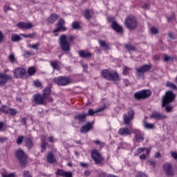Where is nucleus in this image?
Wrapping results in <instances>:
<instances>
[{"mask_svg": "<svg viewBox=\"0 0 177 177\" xmlns=\"http://www.w3.org/2000/svg\"><path fill=\"white\" fill-rule=\"evenodd\" d=\"M75 39V37L73 35H61L59 39V45L62 52L67 53L71 50V42Z\"/></svg>", "mask_w": 177, "mask_h": 177, "instance_id": "nucleus-1", "label": "nucleus"}, {"mask_svg": "<svg viewBox=\"0 0 177 177\" xmlns=\"http://www.w3.org/2000/svg\"><path fill=\"white\" fill-rule=\"evenodd\" d=\"M176 95L174 94V92L171 91H168L165 93V95H163L162 99V107H165L167 104H169V103H172L174 100H175V97Z\"/></svg>", "mask_w": 177, "mask_h": 177, "instance_id": "nucleus-2", "label": "nucleus"}, {"mask_svg": "<svg viewBox=\"0 0 177 177\" xmlns=\"http://www.w3.org/2000/svg\"><path fill=\"white\" fill-rule=\"evenodd\" d=\"M124 26L129 30H136L138 27V19L133 16H129L125 19Z\"/></svg>", "mask_w": 177, "mask_h": 177, "instance_id": "nucleus-3", "label": "nucleus"}, {"mask_svg": "<svg viewBox=\"0 0 177 177\" xmlns=\"http://www.w3.org/2000/svg\"><path fill=\"white\" fill-rule=\"evenodd\" d=\"M135 117V111L132 108L127 109V113L123 115V124L129 125Z\"/></svg>", "mask_w": 177, "mask_h": 177, "instance_id": "nucleus-4", "label": "nucleus"}, {"mask_svg": "<svg viewBox=\"0 0 177 177\" xmlns=\"http://www.w3.org/2000/svg\"><path fill=\"white\" fill-rule=\"evenodd\" d=\"M15 156L17 160L19 161L21 165H26L27 164V155L24 153V151L18 149L15 152Z\"/></svg>", "mask_w": 177, "mask_h": 177, "instance_id": "nucleus-5", "label": "nucleus"}, {"mask_svg": "<svg viewBox=\"0 0 177 177\" xmlns=\"http://www.w3.org/2000/svg\"><path fill=\"white\" fill-rule=\"evenodd\" d=\"M53 82L57 85H60L61 86H65V85H68L71 82V79L63 76H59L55 77L53 80Z\"/></svg>", "mask_w": 177, "mask_h": 177, "instance_id": "nucleus-6", "label": "nucleus"}, {"mask_svg": "<svg viewBox=\"0 0 177 177\" xmlns=\"http://www.w3.org/2000/svg\"><path fill=\"white\" fill-rule=\"evenodd\" d=\"M151 95V91L149 90H142L138 91L133 94L134 99L136 100H141V99H146Z\"/></svg>", "mask_w": 177, "mask_h": 177, "instance_id": "nucleus-7", "label": "nucleus"}, {"mask_svg": "<svg viewBox=\"0 0 177 177\" xmlns=\"http://www.w3.org/2000/svg\"><path fill=\"white\" fill-rule=\"evenodd\" d=\"M91 157L94 160L95 164H96V165L102 164V162L104 161V158H103L100 153H99V151H97V150L96 149H93L91 151Z\"/></svg>", "mask_w": 177, "mask_h": 177, "instance_id": "nucleus-8", "label": "nucleus"}, {"mask_svg": "<svg viewBox=\"0 0 177 177\" xmlns=\"http://www.w3.org/2000/svg\"><path fill=\"white\" fill-rule=\"evenodd\" d=\"M12 80V75H6V71L4 73H0V86H5L8 82Z\"/></svg>", "mask_w": 177, "mask_h": 177, "instance_id": "nucleus-9", "label": "nucleus"}, {"mask_svg": "<svg viewBox=\"0 0 177 177\" xmlns=\"http://www.w3.org/2000/svg\"><path fill=\"white\" fill-rule=\"evenodd\" d=\"M108 21H109V23H112L111 28H113V30H114V31H116V32L121 33L124 31V30L122 29V26H120L118 24H117V22H115V21H114V17H108Z\"/></svg>", "mask_w": 177, "mask_h": 177, "instance_id": "nucleus-10", "label": "nucleus"}, {"mask_svg": "<svg viewBox=\"0 0 177 177\" xmlns=\"http://www.w3.org/2000/svg\"><path fill=\"white\" fill-rule=\"evenodd\" d=\"M163 171L167 176H174L175 175V171L172 168V165L169 163H165L162 165Z\"/></svg>", "mask_w": 177, "mask_h": 177, "instance_id": "nucleus-11", "label": "nucleus"}, {"mask_svg": "<svg viewBox=\"0 0 177 177\" xmlns=\"http://www.w3.org/2000/svg\"><path fill=\"white\" fill-rule=\"evenodd\" d=\"M151 68V66L149 64L142 65L140 67H138L136 69V75L137 77H142L145 73H147L149 70Z\"/></svg>", "mask_w": 177, "mask_h": 177, "instance_id": "nucleus-12", "label": "nucleus"}, {"mask_svg": "<svg viewBox=\"0 0 177 177\" xmlns=\"http://www.w3.org/2000/svg\"><path fill=\"white\" fill-rule=\"evenodd\" d=\"M150 118H152L153 120H158V121H160V120H165V118H168V116L160 112L154 111L152 112L150 115Z\"/></svg>", "mask_w": 177, "mask_h": 177, "instance_id": "nucleus-13", "label": "nucleus"}, {"mask_svg": "<svg viewBox=\"0 0 177 177\" xmlns=\"http://www.w3.org/2000/svg\"><path fill=\"white\" fill-rule=\"evenodd\" d=\"M132 133H133L132 128L129 129L128 127L120 128L118 131V135L120 136H131Z\"/></svg>", "mask_w": 177, "mask_h": 177, "instance_id": "nucleus-14", "label": "nucleus"}, {"mask_svg": "<svg viewBox=\"0 0 177 177\" xmlns=\"http://www.w3.org/2000/svg\"><path fill=\"white\" fill-rule=\"evenodd\" d=\"M26 69L22 67H18L14 70V74L16 78H21L23 75H26Z\"/></svg>", "mask_w": 177, "mask_h": 177, "instance_id": "nucleus-15", "label": "nucleus"}, {"mask_svg": "<svg viewBox=\"0 0 177 177\" xmlns=\"http://www.w3.org/2000/svg\"><path fill=\"white\" fill-rule=\"evenodd\" d=\"M55 175L62 177H73V173L71 171H66L60 169H57L55 172Z\"/></svg>", "mask_w": 177, "mask_h": 177, "instance_id": "nucleus-16", "label": "nucleus"}, {"mask_svg": "<svg viewBox=\"0 0 177 177\" xmlns=\"http://www.w3.org/2000/svg\"><path fill=\"white\" fill-rule=\"evenodd\" d=\"M16 26L21 30H30V28H32V27H34L32 24L26 22H19Z\"/></svg>", "mask_w": 177, "mask_h": 177, "instance_id": "nucleus-17", "label": "nucleus"}, {"mask_svg": "<svg viewBox=\"0 0 177 177\" xmlns=\"http://www.w3.org/2000/svg\"><path fill=\"white\" fill-rule=\"evenodd\" d=\"M46 98L44 95L36 94L34 95V100L37 104H44Z\"/></svg>", "mask_w": 177, "mask_h": 177, "instance_id": "nucleus-18", "label": "nucleus"}, {"mask_svg": "<svg viewBox=\"0 0 177 177\" xmlns=\"http://www.w3.org/2000/svg\"><path fill=\"white\" fill-rule=\"evenodd\" d=\"M93 125L91 122H88L84 124L81 129H80V132L81 133H87V132H89L91 129H93Z\"/></svg>", "mask_w": 177, "mask_h": 177, "instance_id": "nucleus-19", "label": "nucleus"}, {"mask_svg": "<svg viewBox=\"0 0 177 177\" xmlns=\"http://www.w3.org/2000/svg\"><path fill=\"white\" fill-rule=\"evenodd\" d=\"M133 133H136L135 139L136 142H143L145 140V136L140 131L134 129Z\"/></svg>", "mask_w": 177, "mask_h": 177, "instance_id": "nucleus-20", "label": "nucleus"}, {"mask_svg": "<svg viewBox=\"0 0 177 177\" xmlns=\"http://www.w3.org/2000/svg\"><path fill=\"white\" fill-rule=\"evenodd\" d=\"M2 112L6 114H10V115H16L17 114V111H16V109L8 108L6 106L2 107Z\"/></svg>", "mask_w": 177, "mask_h": 177, "instance_id": "nucleus-21", "label": "nucleus"}, {"mask_svg": "<svg viewBox=\"0 0 177 177\" xmlns=\"http://www.w3.org/2000/svg\"><path fill=\"white\" fill-rule=\"evenodd\" d=\"M78 54L80 57H83V59H88L89 57H92V53L86 50H81L78 52Z\"/></svg>", "mask_w": 177, "mask_h": 177, "instance_id": "nucleus-22", "label": "nucleus"}, {"mask_svg": "<svg viewBox=\"0 0 177 177\" xmlns=\"http://www.w3.org/2000/svg\"><path fill=\"white\" fill-rule=\"evenodd\" d=\"M85 118H86V113H78L77 115H75V120L78 121L79 122H85Z\"/></svg>", "mask_w": 177, "mask_h": 177, "instance_id": "nucleus-23", "label": "nucleus"}, {"mask_svg": "<svg viewBox=\"0 0 177 177\" xmlns=\"http://www.w3.org/2000/svg\"><path fill=\"white\" fill-rule=\"evenodd\" d=\"M46 158L47 162H49L50 164H54V162H56V158H55L53 153H48Z\"/></svg>", "mask_w": 177, "mask_h": 177, "instance_id": "nucleus-24", "label": "nucleus"}, {"mask_svg": "<svg viewBox=\"0 0 177 177\" xmlns=\"http://www.w3.org/2000/svg\"><path fill=\"white\" fill-rule=\"evenodd\" d=\"M59 19V15L56 13H53L51 15L49 16L48 18V23H50V24H53L55 21H56Z\"/></svg>", "mask_w": 177, "mask_h": 177, "instance_id": "nucleus-25", "label": "nucleus"}, {"mask_svg": "<svg viewBox=\"0 0 177 177\" xmlns=\"http://www.w3.org/2000/svg\"><path fill=\"white\" fill-rule=\"evenodd\" d=\"M120 76L117 72H111L109 81H118Z\"/></svg>", "mask_w": 177, "mask_h": 177, "instance_id": "nucleus-26", "label": "nucleus"}, {"mask_svg": "<svg viewBox=\"0 0 177 177\" xmlns=\"http://www.w3.org/2000/svg\"><path fill=\"white\" fill-rule=\"evenodd\" d=\"M104 107L97 109L95 111H93V109H88V111L86 113V117H87V115H93V114H96V113H100L101 111H104Z\"/></svg>", "mask_w": 177, "mask_h": 177, "instance_id": "nucleus-27", "label": "nucleus"}, {"mask_svg": "<svg viewBox=\"0 0 177 177\" xmlns=\"http://www.w3.org/2000/svg\"><path fill=\"white\" fill-rule=\"evenodd\" d=\"M111 73V71H109L107 69H104L101 71V75L103 78H104L105 80H107L109 81V80L110 78Z\"/></svg>", "mask_w": 177, "mask_h": 177, "instance_id": "nucleus-28", "label": "nucleus"}, {"mask_svg": "<svg viewBox=\"0 0 177 177\" xmlns=\"http://www.w3.org/2000/svg\"><path fill=\"white\" fill-rule=\"evenodd\" d=\"M92 15H93V11L86 10L83 12V16L87 19L91 20L92 19Z\"/></svg>", "mask_w": 177, "mask_h": 177, "instance_id": "nucleus-29", "label": "nucleus"}, {"mask_svg": "<svg viewBox=\"0 0 177 177\" xmlns=\"http://www.w3.org/2000/svg\"><path fill=\"white\" fill-rule=\"evenodd\" d=\"M67 30V28L62 26V25H57L56 24V28L53 31V32H59V31H66Z\"/></svg>", "mask_w": 177, "mask_h": 177, "instance_id": "nucleus-30", "label": "nucleus"}, {"mask_svg": "<svg viewBox=\"0 0 177 177\" xmlns=\"http://www.w3.org/2000/svg\"><path fill=\"white\" fill-rule=\"evenodd\" d=\"M2 177H16V173H8L6 170L1 171Z\"/></svg>", "mask_w": 177, "mask_h": 177, "instance_id": "nucleus-31", "label": "nucleus"}, {"mask_svg": "<svg viewBox=\"0 0 177 177\" xmlns=\"http://www.w3.org/2000/svg\"><path fill=\"white\" fill-rule=\"evenodd\" d=\"M11 39L12 42H19V41H21V37L17 34H12Z\"/></svg>", "mask_w": 177, "mask_h": 177, "instance_id": "nucleus-32", "label": "nucleus"}, {"mask_svg": "<svg viewBox=\"0 0 177 177\" xmlns=\"http://www.w3.org/2000/svg\"><path fill=\"white\" fill-rule=\"evenodd\" d=\"M50 64L54 70L59 71V61H50Z\"/></svg>", "mask_w": 177, "mask_h": 177, "instance_id": "nucleus-33", "label": "nucleus"}, {"mask_svg": "<svg viewBox=\"0 0 177 177\" xmlns=\"http://www.w3.org/2000/svg\"><path fill=\"white\" fill-rule=\"evenodd\" d=\"M99 44L102 48H104V49H110V45L106 43V41L103 40H99Z\"/></svg>", "mask_w": 177, "mask_h": 177, "instance_id": "nucleus-34", "label": "nucleus"}, {"mask_svg": "<svg viewBox=\"0 0 177 177\" xmlns=\"http://www.w3.org/2000/svg\"><path fill=\"white\" fill-rule=\"evenodd\" d=\"M39 43H36L34 44H28V48H30V49H35V50H38L39 49Z\"/></svg>", "mask_w": 177, "mask_h": 177, "instance_id": "nucleus-35", "label": "nucleus"}, {"mask_svg": "<svg viewBox=\"0 0 177 177\" xmlns=\"http://www.w3.org/2000/svg\"><path fill=\"white\" fill-rule=\"evenodd\" d=\"M25 143L26 145V146L28 147V149H31V147H32L33 145H32V140H31V139L26 138L25 139Z\"/></svg>", "mask_w": 177, "mask_h": 177, "instance_id": "nucleus-36", "label": "nucleus"}, {"mask_svg": "<svg viewBox=\"0 0 177 177\" xmlns=\"http://www.w3.org/2000/svg\"><path fill=\"white\" fill-rule=\"evenodd\" d=\"M49 95H50V88L47 87L44 90L43 95L46 99H48V96H49Z\"/></svg>", "mask_w": 177, "mask_h": 177, "instance_id": "nucleus-37", "label": "nucleus"}, {"mask_svg": "<svg viewBox=\"0 0 177 177\" xmlns=\"http://www.w3.org/2000/svg\"><path fill=\"white\" fill-rule=\"evenodd\" d=\"M144 127L146 129H153V128H154V124L144 122Z\"/></svg>", "mask_w": 177, "mask_h": 177, "instance_id": "nucleus-38", "label": "nucleus"}, {"mask_svg": "<svg viewBox=\"0 0 177 177\" xmlns=\"http://www.w3.org/2000/svg\"><path fill=\"white\" fill-rule=\"evenodd\" d=\"M124 48H125V49L129 50V52H131L132 50H136V48H135V46H133L131 44H125Z\"/></svg>", "mask_w": 177, "mask_h": 177, "instance_id": "nucleus-39", "label": "nucleus"}, {"mask_svg": "<svg viewBox=\"0 0 177 177\" xmlns=\"http://www.w3.org/2000/svg\"><path fill=\"white\" fill-rule=\"evenodd\" d=\"M131 71H132V68H131L128 66H124L123 68V74H124V75H128V74H129V73H131Z\"/></svg>", "mask_w": 177, "mask_h": 177, "instance_id": "nucleus-40", "label": "nucleus"}, {"mask_svg": "<svg viewBox=\"0 0 177 177\" xmlns=\"http://www.w3.org/2000/svg\"><path fill=\"white\" fill-rule=\"evenodd\" d=\"M27 73L29 74V75H34L35 73H37V71L35 68H34V67H30L28 69Z\"/></svg>", "mask_w": 177, "mask_h": 177, "instance_id": "nucleus-41", "label": "nucleus"}, {"mask_svg": "<svg viewBox=\"0 0 177 177\" xmlns=\"http://www.w3.org/2000/svg\"><path fill=\"white\" fill-rule=\"evenodd\" d=\"M162 58H163V61L167 62H169V60H173L174 58L171 56L167 55L165 54L162 55Z\"/></svg>", "mask_w": 177, "mask_h": 177, "instance_id": "nucleus-42", "label": "nucleus"}, {"mask_svg": "<svg viewBox=\"0 0 177 177\" xmlns=\"http://www.w3.org/2000/svg\"><path fill=\"white\" fill-rule=\"evenodd\" d=\"M166 86H168L169 88H170V89H177L176 85L171 82H167L166 84Z\"/></svg>", "mask_w": 177, "mask_h": 177, "instance_id": "nucleus-43", "label": "nucleus"}, {"mask_svg": "<svg viewBox=\"0 0 177 177\" xmlns=\"http://www.w3.org/2000/svg\"><path fill=\"white\" fill-rule=\"evenodd\" d=\"M33 84L36 88H42V83L39 80H35L33 82Z\"/></svg>", "mask_w": 177, "mask_h": 177, "instance_id": "nucleus-44", "label": "nucleus"}, {"mask_svg": "<svg viewBox=\"0 0 177 177\" xmlns=\"http://www.w3.org/2000/svg\"><path fill=\"white\" fill-rule=\"evenodd\" d=\"M164 107L167 113H171V111H172V106L166 104Z\"/></svg>", "mask_w": 177, "mask_h": 177, "instance_id": "nucleus-45", "label": "nucleus"}, {"mask_svg": "<svg viewBox=\"0 0 177 177\" xmlns=\"http://www.w3.org/2000/svg\"><path fill=\"white\" fill-rule=\"evenodd\" d=\"M48 145V143H46V142H42L41 145V153H44V151H45V150H46V146Z\"/></svg>", "mask_w": 177, "mask_h": 177, "instance_id": "nucleus-46", "label": "nucleus"}, {"mask_svg": "<svg viewBox=\"0 0 177 177\" xmlns=\"http://www.w3.org/2000/svg\"><path fill=\"white\" fill-rule=\"evenodd\" d=\"M151 34H158V29L156 27H152L150 28Z\"/></svg>", "mask_w": 177, "mask_h": 177, "instance_id": "nucleus-47", "label": "nucleus"}, {"mask_svg": "<svg viewBox=\"0 0 177 177\" xmlns=\"http://www.w3.org/2000/svg\"><path fill=\"white\" fill-rule=\"evenodd\" d=\"M24 139V137L23 136H21L17 138V145H21L23 143V140Z\"/></svg>", "mask_w": 177, "mask_h": 177, "instance_id": "nucleus-48", "label": "nucleus"}, {"mask_svg": "<svg viewBox=\"0 0 177 177\" xmlns=\"http://www.w3.org/2000/svg\"><path fill=\"white\" fill-rule=\"evenodd\" d=\"M72 27H73V28H74V30H78V28H80V23L73 22L72 24Z\"/></svg>", "mask_w": 177, "mask_h": 177, "instance_id": "nucleus-49", "label": "nucleus"}, {"mask_svg": "<svg viewBox=\"0 0 177 177\" xmlns=\"http://www.w3.org/2000/svg\"><path fill=\"white\" fill-rule=\"evenodd\" d=\"M57 24V26H64V24H66V21H64V19H63V18H61L59 19L58 23Z\"/></svg>", "mask_w": 177, "mask_h": 177, "instance_id": "nucleus-50", "label": "nucleus"}, {"mask_svg": "<svg viewBox=\"0 0 177 177\" xmlns=\"http://www.w3.org/2000/svg\"><path fill=\"white\" fill-rule=\"evenodd\" d=\"M21 37H24V38H32V37H35V33H31L28 35L25 34H21Z\"/></svg>", "mask_w": 177, "mask_h": 177, "instance_id": "nucleus-51", "label": "nucleus"}, {"mask_svg": "<svg viewBox=\"0 0 177 177\" xmlns=\"http://www.w3.org/2000/svg\"><path fill=\"white\" fill-rule=\"evenodd\" d=\"M136 177H147V175L145 173L139 172L136 174Z\"/></svg>", "mask_w": 177, "mask_h": 177, "instance_id": "nucleus-52", "label": "nucleus"}, {"mask_svg": "<svg viewBox=\"0 0 177 177\" xmlns=\"http://www.w3.org/2000/svg\"><path fill=\"white\" fill-rule=\"evenodd\" d=\"M9 60L11 62V63H15L16 58L15 57L14 55H10L9 56Z\"/></svg>", "mask_w": 177, "mask_h": 177, "instance_id": "nucleus-53", "label": "nucleus"}, {"mask_svg": "<svg viewBox=\"0 0 177 177\" xmlns=\"http://www.w3.org/2000/svg\"><path fill=\"white\" fill-rule=\"evenodd\" d=\"M170 154L174 160H177V153L175 151H171Z\"/></svg>", "mask_w": 177, "mask_h": 177, "instance_id": "nucleus-54", "label": "nucleus"}, {"mask_svg": "<svg viewBox=\"0 0 177 177\" xmlns=\"http://www.w3.org/2000/svg\"><path fill=\"white\" fill-rule=\"evenodd\" d=\"M145 150H146V148L140 147L138 149L137 153H138V154H140V153H143V151H145Z\"/></svg>", "mask_w": 177, "mask_h": 177, "instance_id": "nucleus-55", "label": "nucleus"}, {"mask_svg": "<svg viewBox=\"0 0 177 177\" xmlns=\"http://www.w3.org/2000/svg\"><path fill=\"white\" fill-rule=\"evenodd\" d=\"M175 19V14H173L171 16L167 17V21H171Z\"/></svg>", "mask_w": 177, "mask_h": 177, "instance_id": "nucleus-56", "label": "nucleus"}, {"mask_svg": "<svg viewBox=\"0 0 177 177\" xmlns=\"http://www.w3.org/2000/svg\"><path fill=\"white\" fill-rule=\"evenodd\" d=\"M4 12H8V10H12V8L9 6H6L3 8Z\"/></svg>", "mask_w": 177, "mask_h": 177, "instance_id": "nucleus-57", "label": "nucleus"}, {"mask_svg": "<svg viewBox=\"0 0 177 177\" xmlns=\"http://www.w3.org/2000/svg\"><path fill=\"white\" fill-rule=\"evenodd\" d=\"M21 124H23L24 125H26L27 124V118H23L21 120Z\"/></svg>", "mask_w": 177, "mask_h": 177, "instance_id": "nucleus-58", "label": "nucleus"}, {"mask_svg": "<svg viewBox=\"0 0 177 177\" xmlns=\"http://www.w3.org/2000/svg\"><path fill=\"white\" fill-rule=\"evenodd\" d=\"M109 175L104 172H102L98 175V177H107Z\"/></svg>", "mask_w": 177, "mask_h": 177, "instance_id": "nucleus-59", "label": "nucleus"}, {"mask_svg": "<svg viewBox=\"0 0 177 177\" xmlns=\"http://www.w3.org/2000/svg\"><path fill=\"white\" fill-rule=\"evenodd\" d=\"M48 141L50 142V143H55V138H53V136L48 137Z\"/></svg>", "mask_w": 177, "mask_h": 177, "instance_id": "nucleus-60", "label": "nucleus"}, {"mask_svg": "<svg viewBox=\"0 0 177 177\" xmlns=\"http://www.w3.org/2000/svg\"><path fill=\"white\" fill-rule=\"evenodd\" d=\"M123 82H124L125 86H128L129 85V80H128V79H124L123 80Z\"/></svg>", "mask_w": 177, "mask_h": 177, "instance_id": "nucleus-61", "label": "nucleus"}, {"mask_svg": "<svg viewBox=\"0 0 177 177\" xmlns=\"http://www.w3.org/2000/svg\"><path fill=\"white\" fill-rule=\"evenodd\" d=\"M24 177H31V176L30 175V174L28 173V171H25L24 172Z\"/></svg>", "mask_w": 177, "mask_h": 177, "instance_id": "nucleus-62", "label": "nucleus"}, {"mask_svg": "<svg viewBox=\"0 0 177 177\" xmlns=\"http://www.w3.org/2000/svg\"><path fill=\"white\" fill-rule=\"evenodd\" d=\"M3 34L0 31V44L3 42Z\"/></svg>", "mask_w": 177, "mask_h": 177, "instance_id": "nucleus-63", "label": "nucleus"}, {"mask_svg": "<svg viewBox=\"0 0 177 177\" xmlns=\"http://www.w3.org/2000/svg\"><path fill=\"white\" fill-rule=\"evenodd\" d=\"M146 156H147V154H141L140 156V160H145L146 158Z\"/></svg>", "mask_w": 177, "mask_h": 177, "instance_id": "nucleus-64", "label": "nucleus"}]
</instances>
